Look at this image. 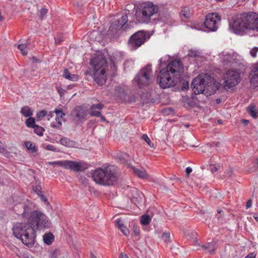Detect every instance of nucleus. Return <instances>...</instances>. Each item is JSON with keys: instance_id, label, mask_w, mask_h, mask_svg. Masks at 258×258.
<instances>
[{"instance_id": "a19ab883", "label": "nucleus", "mask_w": 258, "mask_h": 258, "mask_svg": "<svg viewBox=\"0 0 258 258\" xmlns=\"http://www.w3.org/2000/svg\"><path fill=\"white\" fill-rule=\"evenodd\" d=\"M47 115V112L45 110H42L38 112H37L36 114V117L38 118H41L44 117Z\"/></svg>"}, {"instance_id": "a18cd8bd", "label": "nucleus", "mask_w": 258, "mask_h": 258, "mask_svg": "<svg viewBox=\"0 0 258 258\" xmlns=\"http://www.w3.org/2000/svg\"><path fill=\"white\" fill-rule=\"evenodd\" d=\"M129 228H131L132 232H134L136 235H138L139 234V227H129Z\"/></svg>"}, {"instance_id": "680f3d73", "label": "nucleus", "mask_w": 258, "mask_h": 258, "mask_svg": "<svg viewBox=\"0 0 258 258\" xmlns=\"http://www.w3.org/2000/svg\"><path fill=\"white\" fill-rule=\"evenodd\" d=\"M52 115H53V112H49V114H48V119H49V118L50 117H52Z\"/></svg>"}, {"instance_id": "0eeeda50", "label": "nucleus", "mask_w": 258, "mask_h": 258, "mask_svg": "<svg viewBox=\"0 0 258 258\" xmlns=\"http://www.w3.org/2000/svg\"><path fill=\"white\" fill-rule=\"evenodd\" d=\"M153 73L151 66L143 68L134 79L135 83L140 88L149 85L153 81Z\"/></svg>"}, {"instance_id": "c9c22d12", "label": "nucleus", "mask_w": 258, "mask_h": 258, "mask_svg": "<svg viewBox=\"0 0 258 258\" xmlns=\"http://www.w3.org/2000/svg\"><path fill=\"white\" fill-rule=\"evenodd\" d=\"M201 52L199 50L195 49H191L188 53V55L190 57H198L200 56Z\"/></svg>"}, {"instance_id": "c03bdc74", "label": "nucleus", "mask_w": 258, "mask_h": 258, "mask_svg": "<svg viewBox=\"0 0 258 258\" xmlns=\"http://www.w3.org/2000/svg\"><path fill=\"white\" fill-rule=\"evenodd\" d=\"M45 149L47 150L52 151H54V152L58 151L56 148H55L54 146L51 145H47L45 147Z\"/></svg>"}, {"instance_id": "ea45409f", "label": "nucleus", "mask_w": 258, "mask_h": 258, "mask_svg": "<svg viewBox=\"0 0 258 258\" xmlns=\"http://www.w3.org/2000/svg\"><path fill=\"white\" fill-rule=\"evenodd\" d=\"M252 166L250 169V171H254L258 169V158L254 160L252 162Z\"/></svg>"}, {"instance_id": "6e6d98bb", "label": "nucleus", "mask_w": 258, "mask_h": 258, "mask_svg": "<svg viewBox=\"0 0 258 258\" xmlns=\"http://www.w3.org/2000/svg\"><path fill=\"white\" fill-rule=\"evenodd\" d=\"M251 205H252L251 200H248L246 204V209L249 208L250 207H251Z\"/></svg>"}, {"instance_id": "2f4dec72", "label": "nucleus", "mask_w": 258, "mask_h": 258, "mask_svg": "<svg viewBox=\"0 0 258 258\" xmlns=\"http://www.w3.org/2000/svg\"><path fill=\"white\" fill-rule=\"evenodd\" d=\"M18 48L21 51L22 54L23 55H26L28 53L27 44H21L18 45Z\"/></svg>"}, {"instance_id": "4468645a", "label": "nucleus", "mask_w": 258, "mask_h": 258, "mask_svg": "<svg viewBox=\"0 0 258 258\" xmlns=\"http://www.w3.org/2000/svg\"><path fill=\"white\" fill-rule=\"evenodd\" d=\"M221 18L217 13L209 14L206 16L204 22L205 27L210 31H215L218 28V23Z\"/></svg>"}, {"instance_id": "774afa93", "label": "nucleus", "mask_w": 258, "mask_h": 258, "mask_svg": "<svg viewBox=\"0 0 258 258\" xmlns=\"http://www.w3.org/2000/svg\"><path fill=\"white\" fill-rule=\"evenodd\" d=\"M218 122L220 124H221L222 123V121L221 120H218Z\"/></svg>"}, {"instance_id": "a211bd4d", "label": "nucleus", "mask_w": 258, "mask_h": 258, "mask_svg": "<svg viewBox=\"0 0 258 258\" xmlns=\"http://www.w3.org/2000/svg\"><path fill=\"white\" fill-rule=\"evenodd\" d=\"M86 109L81 106H77L72 111L71 115L78 120L85 118L86 116Z\"/></svg>"}, {"instance_id": "5fc2aeb1", "label": "nucleus", "mask_w": 258, "mask_h": 258, "mask_svg": "<svg viewBox=\"0 0 258 258\" xmlns=\"http://www.w3.org/2000/svg\"><path fill=\"white\" fill-rule=\"evenodd\" d=\"M186 173V176L188 177L189 174L192 171V168L190 167H188L186 168L185 170Z\"/></svg>"}, {"instance_id": "69168bd1", "label": "nucleus", "mask_w": 258, "mask_h": 258, "mask_svg": "<svg viewBox=\"0 0 258 258\" xmlns=\"http://www.w3.org/2000/svg\"><path fill=\"white\" fill-rule=\"evenodd\" d=\"M91 258H97L93 253L91 254Z\"/></svg>"}, {"instance_id": "0e129e2a", "label": "nucleus", "mask_w": 258, "mask_h": 258, "mask_svg": "<svg viewBox=\"0 0 258 258\" xmlns=\"http://www.w3.org/2000/svg\"><path fill=\"white\" fill-rule=\"evenodd\" d=\"M22 207H23V209H24V211H23V212L22 215H23V216H25V213H26V212H25V206H23Z\"/></svg>"}, {"instance_id": "393cba45", "label": "nucleus", "mask_w": 258, "mask_h": 258, "mask_svg": "<svg viewBox=\"0 0 258 258\" xmlns=\"http://www.w3.org/2000/svg\"><path fill=\"white\" fill-rule=\"evenodd\" d=\"M60 143L62 145L69 148L75 147L76 146V143L74 141L67 138H62L60 140Z\"/></svg>"}, {"instance_id": "5701e85b", "label": "nucleus", "mask_w": 258, "mask_h": 258, "mask_svg": "<svg viewBox=\"0 0 258 258\" xmlns=\"http://www.w3.org/2000/svg\"><path fill=\"white\" fill-rule=\"evenodd\" d=\"M24 145L29 153L36 154L38 149L34 143L30 141H27L24 143Z\"/></svg>"}, {"instance_id": "f3484780", "label": "nucleus", "mask_w": 258, "mask_h": 258, "mask_svg": "<svg viewBox=\"0 0 258 258\" xmlns=\"http://www.w3.org/2000/svg\"><path fill=\"white\" fill-rule=\"evenodd\" d=\"M249 76L251 85L254 87H258V62L253 66Z\"/></svg>"}, {"instance_id": "4be33fe9", "label": "nucleus", "mask_w": 258, "mask_h": 258, "mask_svg": "<svg viewBox=\"0 0 258 258\" xmlns=\"http://www.w3.org/2000/svg\"><path fill=\"white\" fill-rule=\"evenodd\" d=\"M62 77L71 81H76L79 79L78 75L71 74L67 69H64Z\"/></svg>"}, {"instance_id": "bf43d9fd", "label": "nucleus", "mask_w": 258, "mask_h": 258, "mask_svg": "<svg viewBox=\"0 0 258 258\" xmlns=\"http://www.w3.org/2000/svg\"><path fill=\"white\" fill-rule=\"evenodd\" d=\"M120 258H129V257L126 254L121 253L120 254Z\"/></svg>"}, {"instance_id": "f8f14e48", "label": "nucleus", "mask_w": 258, "mask_h": 258, "mask_svg": "<svg viewBox=\"0 0 258 258\" xmlns=\"http://www.w3.org/2000/svg\"><path fill=\"white\" fill-rule=\"evenodd\" d=\"M128 21L127 16L126 15L122 16L119 19L115 20L111 23L108 32L111 35H115L117 30L122 28L123 30H126L128 28V24L126 23Z\"/></svg>"}, {"instance_id": "603ef678", "label": "nucleus", "mask_w": 258, "mask_h": 258, "mask_svg": "<svg viewBox=\"0 0 258 258\" xmlns=\"http://www.w3.org/2000/svg\"><path fill=\"white\" fill-rule=\"evenodd\" d=\"M211 170L212 172H215L218 171L217 167L215 165H211Z\"/></svg>"}, {"instance_id": "dca6fc26", "label": "nucleus", "mask_w": 258, "mask_h": 258, "mask_svg": "<svg viewBox=\"0 0 258 258\" xmlns=\"http://www.w3.org/2000/svg\"><path fill=\"white\" fill-rule=\"evenodd\" d=\"M66 164L65 168L70 169L75 171H81L85 168V164L81 162L66 160Z\"/></svg>"}, {"instance_id": "4c0bfd02", "label": "nucleus", "mask_w": 258, "mask_h": 258, "mask_svg": "<svg viewBox=\"0 0 258 258\" xmlns=\"http://www.w3.org/2000/svg\"><path fill=\"white\" fill-rule=\"evenodd\" d=\"M34 132L39 136H42L43 134L44 130L41 126L36 125L34 128Z\"/></svg>"}, {"instance_id": "e2e57ef3", "label": "nucleus", "mask_w": 258, "mask_h": 258, "mask_svg": "<svg viewBox=\"0 0 258 258\" xmlns=\"http://www.w3.org/2000/svg\"><path fill=\"white\" fill-rule=\"evenodd\" d=\"M99 117H101V119L102 121H105L106 119H105V117L102 116L101 114V116H100Z\"/></svg>"}, {"instance_id": "412c9836", "label": "nucleus", "mask_w": 258, "mask_h": 258, "mask_svg": "<svg viewBox=\"0 0 258 258\" xmlns=\"http://www.w3.org/2000/svg\"><path fill=\"white\" fill-rule=\"evenodd\" d=\"M128 166L132 168L134 173L139 177L146 178L148 177V175L144 169L142 168V169H139L133 166H130L129 164Z\"/></svg>"}, {"instance_id": "9d476101", "label": "nucleus", "mask_w": 258, "mask_h": 258, "mask_svg": "<svg viewBox=\"0 0 258 258\" xmlns=\"http://www.w3.org/2000/svg\"><path fill=\"white\" fill-rule=\"evenodd\" d=\"M164 69L179 80L183 72V64L180 60L177 59L170 61Z\"/></svg>"}, {"instance_id": "864d4df0", "label": "nucleus", "mask_w": 258, "mask_h": 258, "mask_svg": "<svg viewBox=\"0 0 258 258\" xmlns=\"http://www.w3.org/2000/svg\"><path fill=\"white\" fill-rule=\"evenodd\" d=\"M256 254L252 252L248 254L247 255H246L245 258H255Z\"/></svg>"}, {"instance_id": "f257e3e1", "label": "nucleus", "mask_w": 258, "mask_h": 258, "mask_svg": "<svg viewBox=\"0 0 258 258\" xmlns=\"http://www.w3.org/2000/svg\"><path fill=\"white\" fill-rule=\"evenodd\" d=\"M230 26L235 33L246 29L256 30L258 31V14L250 12L237 15Z\"/></svg>"}, {"instance_id": "72a5a7b5", "label": "nucleus", "mask_w": 258, "mask_h": 258, "mask_svg": "<svg viewBox=\"0 0 258 258\" xmlns=\"http://www.w3.org/2000/svg\"><path fill=\"white\" fill-rule=\"evenodd\" d=\"M26 124L31 128H34L36 125L35 123V119L33 117L28 118L26 121Z\"/></svg>"}, {"instance_id": "13d9d810", "label": "nucleus", "mask_w": 258, "mask_h": 258, "mask_svg": "<svg viewBox=\"0 0 258 258\" xmlns=\"http://www.w3.org/2000/svg\"><path fill=\"white\" fill-rule=\"evenodd\" d=\"M225 211H226V210H225V211H223V210H222V209H218L217 210V213H218L219 214L221 215H222V214H223V215H224V213H225Z\"/></svg>"}, {"instance_id": "20e7f679", "label": "nucleus", "mask_w": 258, "mask_h": 258, "mask_svg": "<svg viewBox=\"0 0 258 258\" xmlns=\"http://www.w3.org/2000/svg\"><path fill=\"white\" fill-rule=\"evenodd\" d=\"M92 177L95 182L103 185H110L116 182L117 174L113 166L99 168L94 170Z\"/></svg>"}, {"instance_id": "bb28decb", "label": "nucleus", "mask_w": 258, "mask_h": 258, "mask_svg": "<svg viewBox=\"0 0 258 258\" xmlns=\"http://www.w3.org/2000/svg\"><path fill=\"white\" fill-rule=\"evenodd\" d=\"M247 111L252 117L256 118L258 117L257 109L254 105L250 104L247 107Z\"/></svg>"}, {"instance_id": "6e6552de", "label": "nucleus", "mask_w": 258, "mask_h": 258, "mask_svg": "<svg viewBox=\"0 0 258 258\" xmlns=\"http://www.w3.org/2000/svg\"><path fill=\"white\" fill-rule=\"evenodd\" d=\"M157 80L160 86L163 89L173 87L179 81L164 68L159 72Z\"/></svg>"}, {"instance_id": "3c124183", "label": "nucleus", "mask_w": 258, "mask_h": 258, "mask_svg": "<svg viewBox=\"0 0 258 258\" xmlns=\"http://www.w3.org/2000/svg\"><path fill=\"white\" fill-rule=\"evenodd\" d=\"M63 40V39L60 36H57L55 38V44H60Z\"/></svg>"}, {"instance_id": "4d7b16f0", "label": "nucleus", "mask_w": 258, "mask_h": 258, "mask_svg": "<svg viewBox=\"0 0 258 258\" xmlns=\"http://www.w3.org/2000/svg\"><path fill=\"white\" fill-rule=\"evenodd\" d=\"M5 150L4 145L3 143L0 141V153L4 152Z\"/></svg>"}, {"instance_id": "79ce46f5", "label": "nucleus", "mask_w": 258, "mask_h": 258, "mask_svg": "<svg viewBox=\"0 0 258 258\" xmlns=\"http://www.w3.org/2000/svg\"><path fill=\"white\" fill-rule=\"evenodd\" d=\"M104 107V105L101 103H98L97 104H93L91 106V108L92 109H102Z\"/></svg>"}, {"instance_id": "aec40b11", "label": "nucleus", "mask_w": 258, "mask_h": 258, "mask_svg": "<svg viewBox=\"0 0 258 258\" xmlns=\"http://www.w3.org/2000/svg\"><path fill=\"white\" fill-rule=\"evenodd\" d=\"M199 246L207 250V252L210 254H212L214 252L216 249V242L215 241H212L208 242L205 244L200 245L199 243L197 244Z\"/></svg>"}, {"instance_id": "7c9ffc66", "label": "nucleus", "mask_w": 258, "mask_h": 258, "mask_svg": "<svg viewBox=\"0 0 258 258\" xmlns=\"http://www.w3.org/2000/svg\"><path fill=\"white\" fill-rule=\"evenodd\" d=\"M151 220V217L148 215H144L141 217V223L142 225H148Z\"/></svg>"}, {"instance_id": "9b49d317", "label": "nucleus", "mask_w": 258, "mask_h": 258, "mask_svg": "<svg viewBox=\"0 0 258 258\" xmlns=\"http://www.w3.org/2000/svg\"><path fill=\"white\" fill-rule=\"evenodd\" d=\"M225 86L231 88L240 81V73L235 70H228L224 75Z\"/></svg>"}, {"instance_id": "2eb2a0df", "label": "nucleus", "mask_w": 258, "mask_h": 258, "mask_svg": "<svg viewBox=\"0 0 258 258\" xmlns=\"http://www.w3.org/2000/svg\"><path fill=\"white\" fill-rule=\"evenodd\" d=\"M221 61L224 66L231 67L240 61V56L236 53L230 54L223 52L221 54Z\"/></svg>"}, {"instance_id": "052dcab7", "label": "nucleus", "mask_w": 258, "mask_h": 258, "mask_svg": "<svg viewBox=\"0 0 258 258\" xmlns=\"http://www.w3.org/2000/svg\"><path fill=\"white\" fill-rule=\"evenodd\" d=\"M241 121L245 125H246L249 122V120L244 119H241Z\"/></svg>"}, {"instance_id": "473e14b6", "label": "nucleus", "mask_w": 258, "mask_h": 258, "mask_svg": "<svg viewBox=\"0 0 258 258\" xmlns=\"http://www.w3.org/2000/svg\"><path fill=\"white\" fill-rule=\"evenodd\" d=\"M118 228L125 236H127L132 233L131 228H128L127 227H118Z\"/></svg>"}, {"instance_id": "7ed1b4c3", "label": "nucleus", "mask_w": 258, "mask_h": 258, "mask_svg": "<svg viewBox=\"0 0 258 258\" xmlns=\"http://www.w3.org/2000/svg\"><path fill=\"white\" fill-rule=\"evenodd\" d=\"M191 85L194 93L200 94L206 90L215 92L218 89L220 84L214 82V79L208 74H200L194 79Z\"/></svg>"}, {"instance_id": "6ab92c4d", "label": "nucleus", "mask_w": 258, "mask_h": 258, "mask_svg": "<svg viewBox=\"0 0 258 258\" xmlns=\"http://www.w3.org/2000/svg\"><path fill=\"white\" fill-rule=\"evenodd\" d=\"M54 112L56 114V124L51 123V126L53 128L59 129L62 125V121L64 120L63 117L65 115L64 113L62 112V110L55 109Z\"/></svg>"}, {"instance_id": "ddd939ff", "label": "nucleus", "mask_w": 258, "mask_h": 258, "mask_svg": "<svg viewBox=\"0 0 258 258\" xmlns=\"http://www.w3.org/2000/svg\"><path fill=\"white\" fill-rule=\"evenodd\" d=\"M146 39V35L143 31H139L134 34L130 38L128 42L134 49H137L144 43Z\"/></svg>"}, {"instance_id": "c756f323", "label": "nucleus", "mask_w": 258, "mask_h": 258, "mask_svg": "<svg viewBox=\"0 0 258 258\" xmlns=\"http://www.w3.org/2000/svg\"><path fill=\"white\" fill-rule=\"evenodd\" d=\"M66 160L57 161L54 162H48L47 164L52 166H58L65 168Z\"/></svg>"}, {"instance_id": "f704fd0d", "label": "nucleus", "mask_w": 258, "mask_h": 258, "mask_svg": "<svg viewBox=\"0 0 258 258\" xmlns=\"http://www.w3.org/2000/svg\"><path fill=\"white\" fill-rule=\"evenodd\" d=\"M161 238L165 243L170 242L171 240L170 232L169 231L164 232Z\"/></svg>"}, {"instance_id": "b1692460", "label": "nucleus", "mask_w": 258, "mask_h": 258, "mask_svg": "<svg viewBox=\"0 0 258 258\" xmlns=\"http://www.w3.org/2000/svg\"><path fill=\"white\" fill-rule=\"evenodd\" d=\"M116 158L122 163H126L127 164L128 161H130L132 160V158L128 154L121 152L118 153L116 154Z\"/></svg>"}, {"instance_id": "cd10ccee", "label": "nucleus", "mask_w": 258, "mask_h": 258, "mask_svg": "<svg viewBox=\"0 0 258 258\" xmlns=\"http://www.w3.org/2000/svg\"><path fill=\"white\" fill-rule=\"evenodd\" d=\"M21 113L25 117H29L32 115V111L28 106L23 107L21 110Z\"/></svg>"}, {"instance_id": "e433bc0d", "label": "nucleus", "mask_w": 258, "mask_h": 258, "mask_svg": "<svg viewBox=\"0 0 258 258\" xmlns=\"http://www.w3.org/2000/svg\"><path fill=\"white\" fill-rule=\"evenodd\" d=\"M142 139L144 140L148 145L152 148H155V145L154 143H152L150 139V138L148 137V136L146 134H144L142 136Z\"/></svg>"}, {"instance_id": "37998d69", "label": "nucleus", "mask_w": 258, "mask_h": 258, "mask_svg": "<svg viewBox=\"0 0 258 258\" xmlns=\"http://www.w3.org/2000/svg\"><path fill=\"white\" fill-rule=\"evenodd\" d=\"M258 51V47H254L252 48L250 51V54L253 57H255L256 56V53Z\"/></svg>"}, {"instance_id": "49530a36", "label": "nucleus", "mask_w": 258, "mask_h": 258, "mask_svg": "<svg viewBox=\"0 0 258 258\" xmlns=\"http://www.w3.org/2000/svg\"><path fill=\"white\" fill-rule=\"evenodd\" d=\"M48 11L47 9L43 8L40 11V18L41 19H43L44 17L45 16L47 13Z\"/></svg>"}, {"instance_id": "1a4fd4ad", "label": "nucleus", "mask_w": 258, "mask_h": 258, "mask_svg": "<svg viewBox=\"0 0 258 258\" xmlns=\"http://www.w3.org/2000/svg\"><path fill=\"white\" fill-rule=\"evenodd\" d=\"M28 224L34 226H45L49 224L47 217L39 211H33L28 219Z\"/></svg>"}, {"instance_id": "09e8293b", "label": "nucleus", "mask_w": 258, "mask_h": 258, "mask_svg": "<svg viewBox=\"0 0 258 258\" xmlns=\"http://www.w3.org/2000/svg\"><path fill=\"white\" fill-rule=\"evenodd\" d=\"M57 89V92L59 93V95L61 97H62L64 94L65 90L60 87H58Z\"/></svg>"}, {"instance_id": "423d86ee", "label": "nucleus", "mask_w": 258, "mask_h": 258, "mask_svg": "<svg viewBox=\"0 0 258 258\" xmlns=\"http://www.w3.org/2000/svg\"><path fill=\"white\" fill-rule=\"evenodd\" d=\"M12 230L14 236L25 245L32 246L34 244L36 235L33 227H13Z\"/></svg>"}, {"instance_id": "39448f33", "label": "nucleus", "mask_w": 258, "mask_h": 258, "mask_svg": "<svg viewBox=\"0 0 258 258\" xmlns=\"http://www.w3.org/2000/svg\"><path fill=\"white\" fill-rule=\"evenodd\" d=\"M159 7L151 2H146L140 4L137 9L136 18L140 23H148L151 17L158 13Z\"/></svg>"}, {"instance_id": "338daca9", "label": "nucleus", "mask_w": 258, "mask_h": 258, "mask_svg": "<svg viewBox=\"0 0 258 258\" xmlns=\"http://www.w3.org/2000/svg\"><path fill=\"white\" fill-rule=\"evenodd\" d=\"M253 217L255 219L256 221H258V216H254Z\"/></svg>"}, {"instance_id": "a878e982", "label": "nucleus", "mask_w": 258, "mask_h": 258, "mask_svg": "<svg viewBox=\"0 0 258 258\" xmlns=\"http://www.w3.org/2000/svg\"><path fill=\"white\" fill-rule=\"evenodd\" d=\"M44 242L47 245H50L54 240V236L51 233H46L43 236Z\"/></svg>"}, {"instance_id": "58836bf2", "label": "nucleus", "mask_w": 258, "mask_h": 258, "mask_svg": "<svg viewBox=\"0 0 258 258\" xmlns=\"http://www.w3.org/2000/svg\"><path fill=\"white\" fill-rule=\"evenodd\" d=\"M90 114L92 116H100L101 114L100 111H97L96 109H92V108H90Z\"/></svg>"}, {"instance_id": "de8ad7c7", "label": "nucleus", "mask_w": 258, "mask_h": 258, "mask_svg": "<svg viewBox=\"0 0 258 258\" xmlns=\"http://www.w3.org/2000/svg\"><path fill=\"white\" fill-rule=\"evenodd\" d=\"M124 222L123 219L121 218L117 219L115 220V226H123Z\"/></svg>"}, {"instance_id": "8fccbe9b", "label": "nucleus", "mask_w": 258, "mask_h": 258, "mask_svg": "<svg viewBox=\"0 0 258 258\" xmlns=\"http://www.w3.org/2000/svg\"><path fill=\"white\" fill-rule=\"evenodd\" d=\"M40 199H41V201H42L43 202H44V203H45L46 205H49V202H48V201L47 199L46 198V197H45L44 195H40Z\"/></svg>"}, {"instance_id": "c85d7f7f", "label": "nucleus", "mask_w": 258, "mask_h": 258, "mask_svg": "<svg viewBox=\"0 0 258 258\" xmlns=\"http://www.w3.org/2000/svg\"><path fill=\"white\" fill-rule=\"evenodd\" d=\"M181 14L185 19H189L192 14L190 9L188 7L183 8Z\"/></svg>"}, {"instance_id": "f03ea898", "label": "nucleus", "mask_w": 258, "mask_h": 258, "mask_svg": "<svg viewBox=\"0 0 258 258\" xmlns=\"http://www.w3.org/2000/svg\"><path fill=\"white\" fill-rule=\"evenodd\" d=\"M93 67L92 77L94 81L99 85H103L107 80L106 69L107 62L105 56L98 53L92 59L90 62Z\"/></svg>"}]
</instances>
